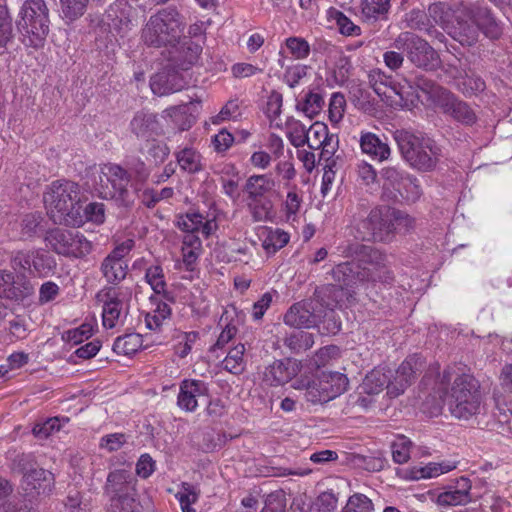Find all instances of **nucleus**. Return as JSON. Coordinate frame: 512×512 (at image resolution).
I'll return each mask as SVG.
<instances>
[{
	"mask_svg": "<svg viewBox=\"0 0 512 512\" xmlns=\"http://www.w3.org/2000/svg\"><path fill=\"white\" fill-rule=\"evenodd\" d=\"M345 257H351L356 262H344L336 265L331 275L336 284L331 285L330 292L336 287L341 290H353L369 281L380 278L384 268V255L369 245L359 242L348 244L342 251Z\"/></svg>",
	"mask_w": 512,
	"mask_h": 512,
	"instance_id": "nucleus-1",
	"label": "nucleus"
},
{
	"mask_svg": "<svg viewBox=\"0 0 512 512\" xmlns=\"http://www.w3.org/2000/svg\"><path fill=\"white\" fill-rule=\"evenodd\" d=\"M185 22L175 7H166L152 14L141 29L140 39L147 47H176L183 35Z\"/></svg>",
	"mask_w": 512,
	"mask_h": 512,
	"instance_id": "nucleus-2",
	"label": "nucleus"
},
{
	"mask_svg": "<svg viewBox=\"0 0 512 512\" xmlns=\"http://www.w3.org/2000/svg\"><path fill=\"white\" fill-rule=\"evenodd\" d=\"M351 225L355 237L362 241L389 242L395 235L391 209L387 207L369 209L365 203H359L352 210Z\"/></svg>",
	"mask_w": 512,
	"mask_h": 512,
	"instance_id": "nucleus-3",
	"label": "nucleus"
},
{
	"mask_svg": "<svg viewBox=\"0 0 512 512\" xmlns=\"http://www.w3.org/2000/svg\"><path fill=\"white\" fill-rule=\"evenodd\" d=\"M47 213L54 223L75 224L80 214V188L72 181L53 182L44 194Z\"/></svg>",
	"mask_w": 512,
	"mask_h": 512,
	"instance_id": "nucleus-4",
	"label": "nucleus"
},
{
	"mask_svg": "<svg viewBox=\"0 0 512 512\" xmlns=\"http://www.w3.org/2000/svg\"><path fill=\"white\" fill-rule=\"evenodd\" d=\"M395 140L403 159L412 168L427 172L436 167L441 150L433 139L408 131H397Z\"/></svg>",
	"mask_w": 512,
	"mask_h": 512,
	"instance_id": "nucleus-5",
	"label": "nucleus"
},
{
	"mask_svg": "<svg viewBox=\"0 0 512 512\" xmlns=\"http://www.w3.org/2000/svg\"><path fill=\"white\" fill-rule=\"evenodd\" d=\"M479 382L471 375H458L445 394V403L452 416L468 420L479 412L481 393Z\"/></svg>",
	"mask_w": 512,
	"mask_h": 512,
	"instance_id": "nucleus-6",
	"label": "nucleus"
},
{
	"mask_svg": "<svg viewBox=\"0 0 512 512\" xmlns=\"http://www.w3.org/2000/svg\"><path fill=\"white\" fill-rule=\"evenodd\" d=\"M16 26L29 47L40 48L49 33L48 8L44 0H26L19 12Z\"/></svg>",
	"mask_w": 512,
	"mask_h": 512,
	"instance_id": "nucleus-7",
	"label": "nucleus"
},
{
	"mask_svg": "<svg viewBox=\"0 0 512 512\" xmlns=\"http://www.w3.org/2000/svg\"><path fill=\"white\" fill-rule=\"evenodd\" d=\"M130 175L117 164H104L94 179V191L106 200H115L118 204L129 206L133 203V193L128 190Z\"/></svg>",
	"mask_w": 512,
	"mask_h": 512,
	"instance_id": "nucleus-8",
	"label": "nucleus"
},
{
	"mask_svg": "<svg viewBox=\"0 0 512 512\" xmlns=\"http://www.w3.org/2000/svg\"><path fill=\"white\" fill-rule=\"evenodd\" d=\"M393 46L405 52L407 59L418 68L434 70L439 65L438 53L426 40L412 32L400 33Z\"/></svg>",
	"mask_w": 512,
	"mask_h": 512,
	"instance_id": "nucleus-9",
	"label": "nucleus"
},
{
	"mask_svg": "<svg viewBox=\"0 0 512 512\" xmlns=\"http://www.w3.org/2000/svg\"><path fill=\"white\" fill-rule=\"evenodd\" d=\"M130 297L131 292L128 289L111 286L104 287L96 294L97 302L102 304V323L105 328H114L127 315Z\"/></svg>",
	"mask_w": 512,
	"mask_h": 512,
	"instance_id": "nucleus-10",
	"label": "nucleus"
},
{
	"mask_svg": "<svg viewBox=\"0 0 512 512\" xmlns=\"http://www.w3.org/2000/svg\"><path fill=\"white\" fill-rule=\"evenodd\" d=\"M17 467L22 474L21 486L29 495H46L54 487L52 472L39 467L30 456L22 455L17 460Z\"/></svg>",
	"mask_w": 512,
	"mask_h": 512,
	"instance_id": "nucleus-11",
	"label": "nucleus"
},
{
	"mask_svg": "<svg viewBox=\"0 0 512 512\" xmlns=\"http://www.w3.org/2000/svg\"><path fill=\"white\" fill-rule=\"evenodd\" d=\"M52 249L60 255L81 258L89 254L92 244L78 231L55 229L46 237Z\"/></svg>",
	"mask_w": 512,
	"mask_h": 512,
	"instance_id": "nucleus-12",
	"label": "nucleus"
},
{
	"mask_svg": "<svg viewBox=\"0 0 512 512\" xmlns=\"http://www.w3.org/2000/svg\"><path fill=\"white\" fill-rule=\"evenodd\" d=\"M177 226L186 233L182 240V246L192 249H202V242L196 233H201L208 238L218 228L215 218L208 219L199 212H190L180 216Z\"/></svg>",
	"mask_w": 512,
	"mask_h": 512,
	"instance_id": "nucleus-13",
	"label": "nucleus"
},
{
	"mask_svg": "<svg viewBox=\"0 0 512 512\" xmlns=\"http://www.w3.org/2000/svg\"><path fill=\"white\" fill-rule=\"evenodd\" d=\"M326 316V309L317 299L292 305L284 315L285 324L296 328L316 326Z\"/></svg>",
	"mask_w": 512,
	"mask_h": 512,
	"instance_id": "nucleus-14",
	"label": "nucleus"
},
{
	"mask_svg": "<svg viewBox=\"0 0 512 512\" xmlns=\"http://www.w3.org/2000/svg\"><path fill=\"white\" fill-rule=\"evenodd\" d=\"M34 293L33 284L26 275H15L8 270H0V298L22 302Z\"/></svg>",
	"mask_w": 512,
	"mask_h": 512,
	"instance_id": "nucleus-15",
	"label": "nucleus"
},
{
	"mask_svg": "<svg viewBox=\"0 0 512 512\" xmlns=\"http://www.w3.org/2000/svg\"><path fill=\"white\" fill-rule=\"evenodd\" d=\"M422 368L423 359L419 355H412L404 360L398 369L390 374L389 395L397 397L402 394Z\"/></svg>",
	"mask_w": 512,
	"mask_h": 512,
	"instance_id": "nucleus-16",
	"label": "nucleus"
},
{
	"mask_svg": "<svg viewBox=\"0 0 512 512\" xmlns=\"http://www.w3.org/2000/svg\"><path fill=\"white\" fill-rule=\"evenodd\" d=\"M301 364L291 358L275 360L265 367L262 381L268 386H280L292 380L300 372Z\"/></svg>",
	"mask_w": 512,
	"mask_h": 512,
	"instance_id": "nucleus-17",
	"label": "nucleus"
},
{
	"mask_svg": "<svg viewBox=\"0 0 512 512\" xmlns=\"http://www.w3.org/2000/svg\"><path fill=\"white\" fill-rule=\"evenodd\" d=\"M437 107L447 116L463 125H472L476 122L475 111L464 101L457 98L450 91L444 93L438 101Z\"/></svg>",
	"mask_w": 512,
	"mask_h": 512,
	"instance_id": "nucleus-18",
	"label": "nucleus"
},
{
	"mask_svg": "<svg viewBox=\"0 0 512 512\" xmlns=\"http://www.w3.org/2000/svg\"><path fill=\"white\" fill-rule=\"evenodd\" d=\"M408 174L399 166H384L379 172L383 197L387 200L399 201V194L404 188V181L408 179Z\"/></svg>",
	"mask_w": 512,
	"mask_h": 512,
	"instance_id": "nucleus-19",
	"label": "nucleus"
},
{
	"mask_svg": "<svg viewBox=\"0 0 512 512\" xmlns=\"http://www.w3.org/2000/svg\"><path fill=\"white\" fill-rule=\"evenodd\" d=\"M208 385L201 380L185 379L180 383L177 405L186 412H194L198 407V398L207 396Z\"/></svg>",
	"mask_w": 512,
	"mask_h": 512,
	"instance_id": "nucleus-20",
	"label": "nucleus"
},
{
	"mask_svg": "<svg viewBox=\"0 0 512 512\" xmlns=\"http://www.w3.org/2000/svg\"><path fill=\"white\" fill-rule=\"evenodd\" d=\"M105 493L110 497V502L115 498H124L135 495L136 493L131 474L124 469L110 472L105 484Z\"/></svg>",
	"mask_w": 512,
	"mask_h": 512,
	"instance_id": "nucleus-21",
	"label": "nucleus"
},
{
	"mask_svg": "<svg viewBox=\"0 0 512 512\" xmlns=\"http://www.w3.org/2000/svg\"><path fill=\"white\" fill-rule=\"evenodd\" d=\"M368 84L387 105L391 107L395 105L396 81L392 76L387 75L381 69H372L368 73Z\"/></svg>",
	"mask_w": 512,
	"mask_h": 512,
	"instance_id": "nucleus-22",
	"label": "nucleus"
},
{
	"mask_svg": "<svg viewBox=\"0 0 512 512\" xmlns=\"http://www.w3.org/2000/svg\"><path fill=\"white\" fill-rule=\"evenodd\" d=\"M131 132L138 138L149 142L160 134L161 127L157 115L148 111H138L130 122Z\"/></svg>",
	"mask_w": 512,
	"mask_h": 512,
	"instance_id": "nucleus-23",
	"label": "nucleus"
},
{
	"mask_svg": "<svg viewBox=\"0 0 512 512\" xmlns=\"http://www.w3.org/2000/svg\"><path fill=\"white\" fill-rule=\"evenodd\" d=\"M361 151L380 162L391 155L389 145L372 132H362L359 140Z\"/></svg>",
	"mask_w": 512,
	"mask_h": 512,
	"instance_id": "nucleus-24",
	"label": "nucleus"
},
{
	"mask_svg": "<svg viewBox=\"0 0 512 512\" xmlns=\"http://www.w3.org/2000/svg\"><path fill=\"white\" fill-rule=\"evenodd\" d=\"M175 50L173 60L182 67V69H188V67L194 64L201 51L202 47L191 40L190 37L181 36L180 42L177 43L176 47H171Z\"/></svg>",
	"mask_w": 512,
	"mask_h": 512,
	"instance_id": "nucleus-25",
	"label": "nucleus"
},
{
	"mask_svg": "<svg viewBox=\"0 0 512 512\" xmlns=\"http://www.w3.org/2000/svg\"><path fill=\"white\" fill-rule=\"evenodd\" d=\"M471 20L487 37L494 39L500 35L498 24L487 7L480 5L473 7Z\"/></svg>",
	"mask_w": 512,
	"mask_h": 512,
	"instance_id": "nucleus-26",
	"label": "nucleus"
},
{
	"mask_svg": "<svg viewBox=\"0 0 512 512\" xmlns=\"http://www.w3.org/2000/svg\"><path fill=\"white\" fill-rule=\"evenodd\" d=\"M390 374L391 370L376 368L366 375L360 389L367 395H377L386 388L389 394Z\"/></svg>",
	"mask_w": 512,
	"mask_h": 512,
	"instance_id": "nucleus-27",
	"label": "nucleus"
},
{
	"mask_svg": "<svg viewBox=\"0 0 512 512\" xmlns=\"http://www.w3.org/2000/svg\"><path fill=\"white\" fill-rule=\"evenodd\" d=\"M275 187L274 179L268 174L250 176L244 186L249 200L266 198L264 195Z\"/></svg>",
	"mask_w": 512,
	"mask_h": 512,
	"instance_id": "nucleus-28",
	"label": "nucleus"
},
{
	"mask_svg": "<svg viewBox=\"0 0 512 512\" xmlns=\"http://www.w3.org/2000/svg\"><path fill=\"white\" fill-rule=\"evenodd\" d=\"M318 378L331 400L344 393L349 384L347 376L340 372L323 371Z\"/></svg>",
	"mask_w": 512,
	"mask_h": 512,
	"instance_id": "nucleus-29",
	"label": "nucleus"
},
{
	"mask_svg": "<svg viewBox=\"0 0 512 512\" xmlns=\"http://www.w3.org/2000/svg\"><path fill=\"white\" fill-rule=\"evenodd\" d=\"M453 77L456 80L457 88L464 95L470 96L482 92L485 89L484 80L471 70H457Z\"/></svg>",
	"mask_w": 512,
	"mask_h": 512,
	"instance_id": "nucleus-30",
	"label": "nucleus"
},
{
	"mask_svg": "<svg viewBox=\"0 0 512 512\" xmlns=\"http://www.w3.org/2000/svg\"><path fill=\"white\" fill-rule=\"evenodd\" d=\"M175 157L180 168L187 173L194 174L203 170L202 156L191 146L180 148L175 152Z\"/></svg>",
	"mask_w": 512,
	"mask_h": 512,
	"instance_id": "nucleus-31",
	"label": "nucleus"
},
{
	"mask_svg": "<svg viewBox=\"0 0 512 512\" xmlns=\"http://www.w3.org/2000/svg\"><path fill=\"white\" fill-rule=\"evenodd\" d=\"M456 468L455 462H430L424 466L413 467L410 470V478L413 480L429 479L448 473Z\"/></svg>",
	"mask_w": 512,
	"mask_h": 512,
	"instance_id": "nucleus-32",
	"label": "nucleus"
},
{
	"mask_svg": "<svg viewBox=\"0 0 512 512\" xmlns=\"http://www.w3.org/2000/svg\"><path fill=\"white\" fill-rule=\"evenodd\" d=\"M391 7V0H362L361 13L369 22L386 20Z\"/></svg>",
	"mask_w": 512,
	"mask_h": 512,
	"instance_id": "nucleus-33",
	"label": "nucleus"
},
{
	"mask_svg": "<svg viewBox=\"0 0 512 512\" xmlns=\"http://www.w3.org/2000/svg\"><path fill=\"white\" fill-rule=\"evenodd\" d=\"M100 270L108 283L118 284L126 278L128 265L126 262H119L105 257L101 263Z\"/></svg>",
	"mask_w": 512,
	"mask_h": 512,
	"instance_id": "nucleus-34",
	"label": "nucleus"
},
{
	"mask_svg": "<svg viewBox=\"0 0 512 512\" xmlns=\"http://www.w3.org/2000/svg\"><path fill=\"white\" fill-rule=\"evenodd\" d=\"M395 105L393 107H405L413 104L419 99L416 83H412L407 79L402 82H396L395 86Z\"/></svg>",
	"mask_w": 512,
	"mask_h": 512,
	"instance_id": "nucleus-35",
	"label": "nucleus"
},
{
	"mask_svg": "<svg viewBox=\"0 0 512 512\" xmlns=\"http://www.w3.org/2000/svg\"><path fill=\"white\" fill-rule=\"evenodd\" d=\"M142 337L137 333H130L116 338L113 351L118 355H132L142 347Z\"/></svg>",
	"mask_w": 512,
	"mask_h": 512,
	"instance_id": "nucleus-36",
	"label": "nucleus"
},
{
	"mask_svg": "<svg viewBox=\"0 0 512 512\" xmlns=\"http://www.w3.org/2000/svg\"><path fill=\"white\" fill-rule=\"evenodd\" d=\"M56 267L54 259L40 250H32L31 275L46 277Z\"/></svg>",
	"mask_w": 512,
	"mask_h": 512,
	"instance_id": "nucleus-37",
	"label": "nucleus"
},
{
	"mask_svg": "<svg viewBox=\"0 0 512 512\" xmlns=\"http://www.w3.org/2000/svg\"><path fill=\"white\" fill-rule=\"evenodd\" d=\"M313 344V334L303 330L294 331L284 339V345L293 353L304 352L310 349Z\"/></svg>",
	"mask_w": 512,
	"mask_h": 512,
	"instance_id": "nucleus-38",
	"label": "nucleus"
},
{
	"mask_svg": "<svg viewBox=\"0 0 512 512\" xmlns=\"http://www.w3.org/2000/svg\"><path fill=\"white\" fill-rule=\"evenodd\" d=\"M244 353V344L233 347L222 362L223 369L234 375L241 374L245 370Z\"/></svg>",
	"mask_w": 512,
	"mask_h": 512,
	"instance_id": "nucleus-39",
	"label": "nucleus"
},
{
	"mask_svg": "<svg viewBox=\"0 0 512 512\" xmlns=\"http://www.w3.org/2000/svg\"><path fill=\"white\" fill-rule=\"evenodd\" d=\"M200 491L189 483H182L175 497L179 501L182 512H196L193 507L199 499Z\"/></svg>",
	"mask_w": 512,
	"mask_h": 512,
	"instance_id": "nucleus-40",
	"label": "nucleus"
},
{
	"mask_svg": "<svg viewBox=\"0 0 512 512\" xmlns=\"http://www.w3.org/2000/svg\"><path fill=\"white\" fill-rule=\"evenodd\" d=\"M247 206L255 222H265L273 218V203L269 198L249 200Z\"/></svg>",
	"mask_w": 512,
	"mask_h": 512,
	"instance_id": "nucleus-41",
	"label": "nucleus"
},
{
	"mask_svg": "<svg viewBox=\"0 0 512 512\" xmlns=\"http://www.w3.org/2000/svg\"><path fill=\"white\" fill-rule=\"evenodd\" d=\"M289 242V235L281 229H269L263 239L262 247L268 254H274Z\"/></svg>",
	"mask_w": 512,
	"mask_h": 512,
	"instance_id": "nucleus-42",
	"label": "nucleus"
},
{
	"mask_svg": "<svg viewBox=\"0 0 512 512\" xmlns=\"http://www.w3.org/2000/svg\"><path fill=\"white\" fill-rule=\"evenodd\" d=\"M145 278L156 294H163L164 299L172 300L170 294L165 290L166 283L164 281L163 269L158 266H150L147 268Z\"/></svg>",
	"mask_w": 512,
	"mask_h": 512,
	"instance_id": "nucleus-43",
	"label": "nucleus"
},
{
	"mask_svg": "<svg viewBox=\"0 0 512 512\" xmlns=\"http://www.w3.org/2000/svg\"><path fill=\"white\" fill-rule=\"evenodd\" d=\"M61 13L67 22H73L80 18L86 10L89 0H60Z\"/></svg>",
	"mask_w": 512,
	"mask_h": 512,
	"instance_id": "nucleus-44",
	"label": "nucleus"
},
{
	"mask_svg": "<svg viewBox=\"0 0 512 512\" xmlns=\"http://www.w3.org/2000/svg\"><path fill=\"white\" fill-rule=\"evenodd\" d=\"M331 133L327 125L322 122H315L308 128V141L307 145L312 150L320 149L324 141L329 137Z\"/></svg>",
	"mask_w": 512,
	"mask_h": 512,
	"instance_id": "nucleus-45",
	"label": "nucleus"
},
{
	"mask_svg": "<svg viewBox=\"0 0 512 512\" xmlns=\"http://www.w3.org/2000/svg\"><path fill=\"white\" fill-rule=\"evenodd\" d=\"M308 129L299 120H291L287 123V137L290 143L296 147H302L307 144Z\"/></svg>",
	"mask_w": 512,
	"mask_h": 512,
	"instance_id": "nucleus-46",
	"label": "nucleus"
},
{
	"mask_svg": "<svg viewBox=\"0 0 512 512\" xmlns=\"http://www.w3.org/2000/svg\"><path fill=\"white\" fill-rule=\"evenodd\" d=\"M302 195L298 192L296 186H293L287 193L284 201V212L288 221H295L298 212L302 206Z\"/></svg>",
	"mask_w": 512,
	"mask_h": 512,
	"instance_id": "nucleus-47",
	"label": "nucleus"
},
{
	"mask_svg": "<svg viewBox=\"0 0 512 512\" xmlns=\"http://www.w3.org/2000/svg\"><path fill=\"white\" fill-rule=\"evenodd\" d=\"M32 250H19L13 253L10 259V266L17 275H31Z\"/></svg>",
	"mask_w": 512,
	"mask_h": 512,
	"instance_id": "nucleus-48",
	"label": "nucleus"
},
{
	"mask_svg": "<svg viewBox=\"0 0 512 512\" xmlns=\"http://www.w3.org/2000/svg\"><path fill=\"white\" fill-rule=\"evenodd\" d=\"M152 92L158 96L168 95L178 90L166 73H157L150 80Z\"/></svg>",
	"mask_w": 512,
	"mask_h": 512,
	"instance_id": "nucleus-49",
	"label": "nucleus"
},
{
	"mask_svg": "<svg viewBox=\"0 0 512 512\" xmlns=\"http://www.w3.org/2000/svg\"><path fill=\"white\" fill-rule=\"evenodd\" d=\"M129 436L125 433H111L101 437L99 441V448L108 453L120 450L127 442Z\"/></svg>",
	"mask_w": 512,
	"mask_h": 512,
	"instance_id": "nucleus-50",
	"label": "nucleus"
},
{
	"mask_svg": "<svg viewBox=\"0 0 512 512\" xmlns=\"http://www.w3.org/2000/svg\"><path fill=\"white\" fill-rule=\"evenodd\" d=\"M323 105L324 99L322 95L310 91L305 95L303 103L299 104L298 107H300L309 118H313L322 110Z\"/></svg>",
	"mask_w": 512,
	"mask_h": 512,
	"instance_id": "nucleus-51",
	"label": "nucleus"
},
{
	"mask_svg": "<svg viewBox=\"0 0 512 512\" xmlns=\"http://www.w3.org/2000/svg\"><path fill=\"white\" fill-rule=\"evenodd\" d=\"M416 87L417 91L421 90L434 101L436 106L438 105V101L442 98L444 93H448L449 91L443 87L436 85L432 80L427 79L423 76H419L416 78Z\"/></svg>",
	"mask_w": 512,
	"mask_h": 512,
	"instance_id": "nucleus-52",
	"label": "nucleus"
},
{
	"mask_svg": "<svg viewBox=\"0 0 512 512\" xmlns=\"http://www.w3.org/2000/svg\"><path fill=\"white\" fill-rule=\"evenodd\" d=\"M342 512H374L372 501L364 494L351 495Z\"/></svg>",
	"mask_w": 512,
	"mask_h": 512,
	"instance_id": "nucleus-53",
	"label": "nucleus"
},
{
	"mask_svg": "<svg viewBox=\"0 0 512 512\" xmlns=\"http://www.w3.org/2000/svg\"><path fill=\"white\" fill-rule=\"evenodd\" d=\"M411 444V441L403 435L398 436L392 443V457L396 463L403 464L409 460Z\"/></svg>",
	"mask_w": 512,
	"mask_h": 512,
	"instance_id": "nucleus-54",
	"label": "nucleus"
},
{
	"mask_svg": "<svg viewBox=\"0 0 512 512\" xmlns=\"http://www.w3.org/2000/svg\"><path fill=\"white\" fill-rule=\"evenodd\" d=\"M42 219L41 214L38 212L26 214L21 221L22 236L25 238H31L37 235Z\"/></svg>",
	"mask_w": 512,
	"mask_h": 512,
	"instance_id": "nucleus-55",
	"label": "nucleus"
},
{
	"mask_svg": "<svg viewBox=\"0 0 512 512\" xmlns=\"http://www.w3.org/2000/svg\"><path fill=\"white\" fill-rule=\"evenodd\" d=\"M481 30L471 20V22L460 23L458 28V40L462 45L471 46L478 40Z\"/></svg>",
	"mask_w": 512,
	"mask_h": 512,
	"instance_id": "nucleus-56",
	"label": "nucleus"
},
{
	"mask_svg": "<svg viewBox=\"0 0 512 512\" xmlns=\"http://www.w3.org/2000/svg\"><path fill=\"white\" fill-rule=\"evenodd\" d=\"M305 398L312 404L326 403L331 400L326 389L320 383L319 378L311 381L308 391L305 392Z\"/></svg>",
	"mask_w": 512,
	"mask_h": 512,
	"instance_id": "nucleus-57",
	"label": "nucleus"
},
{
	"mask_svg": "<svg viewBox=\"0 0 512 512\" xmlns=\"http://www.w3.org/2000/svg\"><path fill=\"white\" fill-rule=\"evenodd\" d=\"M112 512H143V507L136 500L135 495L124 498H115L111 502Z\"/></svg>",
	"mask_w": 512,
	"mask_h": 512,
	"instance_id": "nucleus-58",
	"label": "nucleus"
},
{
	"mask_svg": "<svg viewBox=\"0 0 512 512\" xmlns=\"http://www.w3.org/2000/svg\"><path fill=\"white\" fill-rule=\"evenodd\" d=\"M346 100L341 93H333L329 103V119L338 123L344 116Z\"/></svg>",
	"mask_w": 512,
	"mask_h": 512,
	"instance_id": "nucleus-59",
	"label": "nucleus"
},
{
	"mask_svg": "<svg viewBox=\"0 0 512 512\" xmlns=\"http://www.w3.org/2000/svg\"><path fill=\"white\" fill-rule=\"evenodd\" d=\"M92 333V326L90 324H83L78 328L66 331L63 335V339L72 345H78L91 337Z\"/></svg>",
	"mask_w": 512,
	"mask_h": 512,
	"instance_id": "nucleus-60",
	"label": "nucleus"
},
{
	"mask_svg": "<svg viewBox=\"0 0 512 512\" xmlns=\"http://www.w3.org/2000/svg\"><path fill=\"white\" fill-rule=\"evenodd\" d=\"M422 190L415 177L408 174V179L404 181V188L399 194V200L404 199L409 202H415L420 198Z\"/></svg>",
	"mask_w": 512,
	"mask_h": 512,
	"instance_id": "nucleus-61",
	"label": "nucleus"
},
{
	"mask_svg": "<svg viewBox=\"0 0 512 512\" xmlns=\"http://www.w3.org/2000/svg\"><path fill=\"white\" fill-rule=\"evenodd\" d=\"M286 46L296 59H305L310 53L309 43L300 37L286 39Z\"/></svg>",
	"mask_w": 512,
	"mask_h": 512,
	"instance_id": "nucleus-62",
	"label": "nucleus"
},
{
	"mask_svg": "<svg viewBox=\"0 0 512 512\" xmlns=\"http://www.w3.org/2000/svg\"><path fill=\"white\" fill-rule=\"evenodd\" d=\"M472 498H466L456 489L451 487L449 490L444 491L438 495V503L443 506H457L465 505L471 501Z\"/></svg>",
	"mask_w": 512,
	"mask_h": 512,
	"instance_id": "nucleus-63",
	"label": "nucleus"
},
{
	"mask_svg": "<svg viewBox=\"0 0 512 512\" xmlns=\"http://www.w3.org/2000/svg\"><path fill=\"white\" fill-rule=\"evenodd\" d=\"M170 153L169 147L160 141L152 140L148 143L147 154L156 165L163 163Z\"/></svg>",
	"mask_w": 512,
	"mask_h": 512,
	"instance_id": "nucleus-64",
	"label": "nucleus"
}]
</instances>
